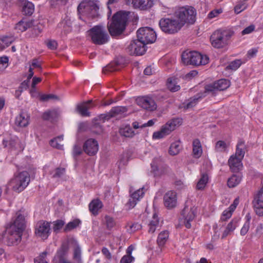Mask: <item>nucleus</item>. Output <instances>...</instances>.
<instances>
[{"label":"nucleus","mask_w":263,"mask_h":263,"mask_svg":"<svg viewBox=\"0 0 263 263\" xmlns=\"http://www.w3.org/2000/svg\"><path fill=\"white\" fill-rule=\"evenodd\" d=\"M128 20V14L126 12H119L115 14L112 22L108 25L109 33L112 36L121 34L125 29Z\"/></svg>","instance_id":"1"},{"label":"nucleus","mask_w":263,"mask_h":263,"mask_svg":"<svg viewBox=\"0 0 263 263\" xmlns=\"http://www.w3.org/2000/svg\"><path fill=\"white\" fill-rule=\"evenodd\" d=\"M233 34V32L230 30H217L211 36V44L216 48H223L228 44Z\"/></svg>","instance_id":"2"},{"label":"nucleus","mask_w":263,"mask_h":263,"mask_svg":"<svg viewBox=\"0 0 263 263\" xmlns=\"http://www.w3.org/2000/svg\"><path fill=\"white\" fill-rule=\"evenodd\" d=\"M182 61L185 65L199 66L209 62V58L195 51H185L182 54Z\"/></svg>","instance_id":"3"},{"label":"nucleus","mask_w":263,"mask_h":263,"mask_svg":"<svg viewBox=\"0 0 263 263\" xmlns=\"http://www.w3.org/2000/svg\"><path fill=\"white\" fill-rule=\"evenodd\" d=\"M30 182V175L26 171L15 174L9 183L10 186L15 192L20 193L23 191Z\"/></svg>","instance_id":"4"},{"label":"nucleus","mask_w":263,"mask_h":263,"mask_svg":"<svg viewBox=\"0 0 263 263\" xmlns=\"http://www.w3.org/2000/svg\"><path fill=\"white\" fill-rule=\"evenodd\" d=\"M175 16L183 27L185 23L193 24L195 23L196 11L194 7L186 6L179 8L175 12Z\"/></svg>","instance_id":"5"},{"label":"nucleus","mask_w":263,"mask_h":263,"mask_svg":"<svg viewBox=\"0 0 263 263\" xmlns=\"http://www.w3.org/2000/svg\"><path fill=\"white\" fill-rule=\"evenodd\" d=\"M182 123V119L179 118H174L169 120L161 126L160 130L153 133V139H160L164 138L174 130L176 127L181 125Z\"/></svg>","instance_id":"6"},{"label":"nucleus","mask_w":263,"mask_h":263,"mask_svg":"<svg viewBox=\"0 0 263 263\" xmlns=\"http://www.w3.org/2000/svg\"><path fill=\"white\" fill-rule=\"evenodd\" d=\"M92 42L96 45H103L108 42L109 36L104 27L95 26L88 31Z\"/></svg>","instance_id":"7"},{"label":"nucleus","mask_w":263,"mask_h":263,"mask_svg":"<svg viewBox=\"0 0 263 263\" xmlns=\"http://www.w3.org/2000/svg\"><path fill=\"white\" fill-rule=\"evenodd\" d=\"M161 30L167 34H175L182 27L178 20L171 17L162 18L159 23Z\"/></svg>","instance_id":"8"},{"label":"nucleus","mask_w":263,"mask_h":263,"mask_svg":"<svg viewBox=\"0 0 263 263\" xmlns=\"http://www.w3.org/2000/svg\"><path fill=\"white\" fill-rule=\"evenodd\" d=\"M137 38L145 45L153 43L156 40L155 31L150 27L139 28L137 31Z\"/></svg>","instance_id":"9"},{"label":"nucleus","mask_w":263,"mask_h":263,"mask_svg":"<svg viewBox=\"0 0 263 263\" xmlns=\"http://www.w3.org/2000/svg\"><path fill=\"white\" fill-rule=\"evenodd\" d=\"M50 223L45 221L40 220L38 221L35 227V234L43 240L46 239L50 234Z\"/></svg>","instance_id":"10"},{"label":"nucleus","mask_w":263,"mask_h":263,"mask_svg":"<svg viewBox=\"0 0 263 263\" xmlns=\"http://www.w3.org/2000/svg\"><path fill=\"white\" fill-rule=\"evenodd\" d=\"M126 50L132 55H143L146 51V45L137 38V40L131 41Z\"/></svg>","instance_id":"11"},{"label":"nucleus","mask_w":263,"mask_h":263,"mask_svg":"<svg viewBox=\"0 0 263 263\" xmlns=\"http://www.w3.org/2000/svg\"><path fill=\"white\" fill-rule=\"evenodd\" d=\"M26 227L25 215L24 210H20L15 214V216L13 218L10 227L11 229L19 230L23 232Z\"/></svg>","instance_id":"12"},{"label":"nucleus","mask_w":263,"mask_h":263,"mask_svg":"<svg viewBox=\"0 0 263 263\" xmlns=\"http://www.w3.org/2000/svg\"><path fill=\"white\" fill-rule=\"evenodd\" d=\"M98 10L99 6L97 4V1L96 0H85L78 6V11L79 13L90 11L92 16L95 15Z\"/></svg>","instance_id":"13"},{"label":"nucleus","mask_w":263,"mask_h":263,"mask_svg":"<svg viewBox=\"0 0 263 263\" xmlns=\"http://www.w3.org/2000/svg\"><path fill=\"white\" fill-rule=\"evenodd\" d=\"M136 101L139 106L148 111H154L157 109V105L155 101L149 96L138 97Z\"/></svg>","instance_id":"14"},{"label":"nucleus","mask_w":263,"mask_h":263,"mask_svg":"<svg viewBox=\"0 0 263 263\" xmlns=\"http://www.w3.org/2000/svg\"><path fill=\"white\" fill-rule=\"evenodd\" d=\"M196 208L194 206L189 207L185 205L181 212V215L184 219V225L187 229L191 227V221H192L196 216Z\"/></svg>","instance_id":"15"},{"label":"nucleus","mask_w":263,"mask_h":263,"mask_svg":"<svg viewBox=\"0 0 263 263\" xmlns=\"http://www.w3.org/2000/svg\"><path fill=\"white\" fill-rule=\"evenodd\" d=\"M83 150L89 156L95 155L99 150L98 141L92 138L88 139L84 143Z\"/></svg>","instance_id":"16"},{"label":"nucleus","mask_w":263,"mask_h":263,"mask_svg":"<svg viewBox=\"0 0 263 263\" xmlns=\"http://www.w3.org/2000/svg\"><path fill=\"white\" fill-rule=\"evenodd\" d=\"M144 194L143 188L139 189L131 194L128 201L126 204L127 209L130 210L134 208L137 202L143 197Z\"/></svg>","instance_id":"17"},{"label":"nucleus","mask_w":263,"mask_h":263,"mask_svg":"<svg viewBox=\"0 0 263 263\" xmlns=\"http://www.w3.org/2000/svg\"><path fill=\"white\" fill-rule=\"evenodd\" d=\"M242 160L236 155H232L228 160L230 170L233 172H238L240 171L243 167Z\"/></svg>","instance_id":"18"},{"label":"nucleus","mask_w":263,"mask_h":263,"mask_svg":"<svg viewBox=\"0 0 263 263\" xmlns=\"http://www.w3.org/2000/svg\"><path fill=\"white\" fill-rule=\"evenodd\" d=\"M135 8L147 10L154 5V0H129Z\"/></svg>","instance_id":"19"},{"label":"nucleus","mask_w":263,"mask_h":263,"mask_svg":"<svg viewBox=\"0 0 263 263\" xmlns=\"http://www.w3.org/2000/svg\"><path fill=\"white\" fill-rule=\"evenodd\" d=\"M164 203L166 207L168 209H172L175 207L177 203V194L176 193L170 191L166 193L164 197Z\"/></svg>","instance_id":"20"},{"label":"nucleus","mask_w":263,"mask_h":263,"mask_svg":"<svg viewBox=\"0 0 263 263\" xmlns=\"http://www.w3.org/2000/svg\"><path fill=\"white\" fill-rule=\"evenodd\" d=\"M252 203L256 214L259 216H263L262 195L257 193L254 196Z\"/></svg>","instance_id":"21"},{"label":"nucleus","mask_w":263,"mask_h":263,"mask_svg":"<svg viewBox=\"0 0 263 263\" xmlns=\"http://www.w3.org/2000/svg\"><path fill=\"white\" fill-rule=\"evenodd\" d=\"M23 232L19 230L12 229L10 232V235L8 237V243L9 245H17L22 240Z\"/></svg>","instance_id":"22"},{"label":"nucleus","mask_w":263,"mask_h":263,"mask_svg":"<svg viewBox=\"0 0 263 263\" xmlns=\"http://www.w3.org/2000/svg\"><path fill=\"white\" fill-rule=\"evenodd\" d=\"M95 105L92 100H89L77 106V110L84 117H89L90 112L88 109L92 108Z\"/></svg>","instance_id":"23"},{"label":"nucleus","mask_w":263,"mask_h":263,"mask_svg":"<svg viewBox=\"0 0 263 263\" xmlns=\"http://www.w3.org/2000/svg\"><path fill=\"white\" fill-rule=\"evenodd\" d=\"M22 7V12L24 14L31 15L34 11V5L27 0H18Z\"/></svg>","instance_id":"24"},{"label":"nucleus","mask_w":263,"mask_h":263,"mask_svg":"<svg viewBox=\"0 0 263 263\" xmlns=\"http://www.w3.org/2000/svg\"><path fill=\"white\" fill-rule=\"evenodd\" d=\"M148 233H154L157 230H159L161 227L159 219L156 213L153 215L152 219L148 223Z\"/></svg>","instance_id":"25"},{"label":"nucleus","mask_w":263,"mask_h":263,"mask_svg":"<svg viewBox=\"0 0 263 263\" xmlns=\"http://www.w3.org/2000/svg\"><path fill=\"white\" fill-rule=\"evenodd\" d=\"M238 226V220L233 219L226 226L223 231L221 239H224L228 236L230 235Z\"/></svg>","instance_id":"26"},{"label":"nucleus","mask_w":263,"mask_h":263,"mask_svg":"<svg viewBox=\"0 0 263 263\" xmlns=\"http://www.w3.org/2000/svg\"><path fill=\"white\" fill-rule=\"evenodd\" d=\"M29 116L24 112H21L15 120V125L19 127H26L29 124Z\"/></svg>","instance_id":"27"},{"label":"nucleus","mask_w":263,"mask_h":263,"mask_svg":"<svg viewBox=\"0 0 263 263\" xmlns=\"http://www.w3.org/2000/svg\"><path fill=\"white\" fill-rule=\"evenodd\" d=\"M33 26V21L23 19L18 22L15 26V29L18 32H23Z\"/></svg>","instance_id":"28"},{"label":"nucleus","mask_w":263,"mask_h":263,"mask_svg":"<svg viewBox=\"0 0 263 263\" xmlns=\"http://www.w3.org/2000/svg\"><path fill=\"white\" fill-rule=\"evenodd\" d=\"M69 249L68 242H65L62 243L61 247L57 252V257L59 259V261L66 260L65 256L68 254Z\"/></svg>","instance_id":"29"},{"label":"nucleus","mask_w":263,"mask_h":263,"mask_svg":"<svg viewBox=\"0 0 263 263\" xmlns=\"http://www.w3.org/2000/svg\"><path fill=\"white\" fill-rule=\"evenodd\" d=\"M193 156L195 158H200L202 154V147L200 140L194 139L192 143Z\"/></svg>","instance_id":"30"},{"label":"nucleus","mask_w":263,"mask_h":263,"mask_svg":"<svg viewBox=\"0 0 263 263\" xmlns=\"http://www.w3.org/2000/svg\"><path fill=\"white\" fill-rule=\"evenodd\" d=\"M102 203L99 199L92 200L89 204L90 211L95 215L98 214V211L102 207Z\"/></svg>","instance_id":"31"},{"label":"nucleus","mask_w":263,"mask_h":263,"mask_svg":"<svg viewBox=\"0 0 263 263\" xmlns=\"http://www.w3.org/2000/svg\"><path fill=\"white\" fill-rule=\"evenodd\" d=\"M201 98L202 96L200 94H197L190 98L186 102L183 103L184 108L189 109L194 107Z\"/></svg>","instance_id":"32"},{"label":"nucleus","mask_w":263,"mask_h":263,"mask_svg":"<svg viewBox=\"0 0 263 263\" xmlns=\"http://www.w3.org/2000/svg\"><path fill=\"white\" fill-rule=\"evenodd\" d=\"M167 88L172 92H176L180 90V87L177 85V79L176 78H170L167 80Z\"/></svg>","instance_id":"33"},{"label":"nucleus","mask_w":263,"mask_h":263,"mask_svg":"<svg viewBox=\"0 0 263 263\" xmlns=\"http://www.w3.org/2000/svg\"><path fill=\"white\" fill-rule=\"evenodd\" d=\"M245 148L246 145L245 142L241 140H240L236 145V149L235 154L234 155H236L238 158L243 159L245 154Z\"/></svg>","instance_id":"34"},{"label":"nucleus","mask_w":263,"mask_h":263,"mask_svg":"<svg viewBox=\"0 0 263 263\" xmlns=\"http://www.w3.org/2000/svg\"><path fill=\"white\" fill-rule=\"evenodd\" d=\"M119 132L121 135L125 137L132 138L135 135V132L129 124L121 127L120 128Z\"/></svg>","instance_id":"35"},{"label":"nucleus","mask_w":263,"mask_h":263,"mask_svg":"<svg viewBox=\"0 0 263 263\" xmlns=\"http://www.w3.org/2000/svg\"><path fill=\"white\" fill-rule=\"evenodd\" d=\"M242 179V176L240 174L233 175L229 178L227 182L228 186L230 187H234L238 185Z\"/></svg>","instance_id":"36"},{"label":"nucleus","mask_w":263,"mask_h":263,"mask_svg":"<svg viewBox=\"0 0 263 263\" xmlns=\"http://www.w3.org/2000/svg\"><path fill=\"white\" fill-rule=\"evenodd\" d=\"M168 236L169 233L167 231H163L159 234L157 242L160 247H163L164 245L168 238Z\"/></svg>","instance_id":"37"},{"label":"nucleus","mask_w":263,"mask_h":263,"mask_svg":"<svg viewBox=\"0 0 263 263\" xmlns=\"http://www.w3.org/2000/svg\"><path fill=\"white\" fill-rule=\"evenodd\" d=\"M217 90L222 91L227 89L230 86V82L227 79H220L215 82Z\"/></svg>","instance_id":"38"},{"label":"nucleus","mask_w":263,"mask_h":263,"mask_svg":"<svg viewBox=\"0 0 263 263\" xmlns=\"http://www.w3.org/2000/svg\"><path fill=\"white\" fill-rule=\"evenodd\" d=\"M110 111L112 117H114L126 114L127 111V108L125 106H116L112 107Z\"/></svg>","instance_id":"39"},{"label":"nucleus","mask_w":263,"mask_h":263,"mask_svg":"<svg viewBox=\"0 0 263 263\" xmlns=\"http://www.w3.org/2000/svg\"><path fill=\"white\" fill-rule=\"evenodd\" d=\"M119 63L118 61H113L103 68V72L104 73H107L108 72H113L118 70L119 69Z\"/></svg>","instance_id":"40"},{"label":"nucleus","mask_w":263,"mask_h":263,"mask_svg":"<svg viewBox=\"0 0 263 263\" xmlns=\"http://www.w3.org/2000/svg\"><path fill=\"white\" fill-rule=\"evenodd\" d=\"M181 148L180 141H175L171 144L169 149V154L171 155H176L179 153Z\"/></svg>","instance_id":"41"},{"label":"nucleus","mask_w":263,"mask_h":263,"mask_svg":"<svg viewBox=\"0 0 263 263\" xmlns=\"http://www.w3.org/2000/svg\"><path fill=\"white\" fill-rule=\"evenodd\" d=\"M247 1L248 0H242L237 2V4L234 7V11L236 14L240 13L247 8Z\"/></svg>","instance_id":"42"},{"label":"nucleus","mask_w":263,"mask_h":263,"mask_svg":"<svg viewBox=\"0 0 263 263\" xmlns=\"http://www.w3.org/2000/svg\"><path fill=\"white\" fill-rule=\"evenodd\" d=\"M81 249L80 246L76 243L73 248V258L76 260L78 263L82 262L81 259Z\"/></svg>","instance_id":"43"},{"label":"nucleus","mask_w":263,"mask_h":263,"mask_svg":"<svg viewBox=\"0 0 263 263\" xmlns=\"http://www.w3.org/2000/svg\"><path fill=\"white\" fill-rule=\"evenodd\" d=\"M229 146L225 141L222 140L218 141L215 144V149L217 152H226Z\"/></svg>","instance_id":"44"},{"label":"nucleus","mask_w":263,"mask_h":263,"mask_svg":"<svg viewBox=\"0 0 263 263\" xmlns=\"http://www.w3.org/2000/svg\"><path fill=\"white\" fill-rule=\"evenodd\" d=\"M208 176L206 174L202 175L201 177L197 183L196 188L198 190H203L208 181Z\"/></svg>","instance_id":"45"},{"label":"nucleus","mask_w":263,"mask_h":263,"mask_svg":"<svg viewBox=\"0 0 263 263\" xmlns=\"http://www.w3.org/2000/svg\"><path fill=\"white\" fill-rule=\"evenodd\" d=\"M63 140V136H58L57 138L52 139L50 141V144L53 147H55L58 149H61L63 148V145L61 142Z\"/></svg>","instance_id":"46"},{"label":"nucleus","mask_w":263,"mask_h":263,"mask_svg":"<svg viewBox=\"0 0 263 263\" xmlns=\"http://www.w3.org/2000/svg\"><path fill=\"white\" fill-rule=\"evenodd\" d=\"M58 117V112L55 110H48L44 112L42 118L44 120H53Z\"/></svg>","instance_id":"47"},{"label":"nucleus","mask_w":263,"mask_h":263,"mask_svg":"<svg viewBox=\"0 0 263 263\" xmlns=\"http://www.w3.org/2000/svg\"><path fill=\"white\" fill-rule=\"evenodd\" d=\"M80 222L81 221L79 219H75L72 221H70L64 228V232H67L74 229L79 225Z\"/></svg>","instance_id":"48"},{"label":"nucleus","mask_w":263,"mask_h":263,"mask_svg":"<svg viewBox=\"0 0 263 263\" xmlns=\"http://www.w3.org/2000/svg\"><path fill=\"white\" fill-rule=\"evenodd\" d=\"M65 172V168L62 167H58L51 171L50 174L52 175V177L56 178L61 177L64 174Z\"/></svg>","instance_id":"49"},{"label":"nucleus","mask_w":263,"mask_h":263,"mask_svg":"<svg viewBox=\"0 0 263 263\" xmlns=\"http://www.w3.org/2000/svg\"><path fill=\"white\" fill-rule=\"evenodd\" d=\"M65 222L62 220H57L53 222V230L55 233L59 232L60 230L63 228Z\"/></svg>","instance_id":"50"},{"label":"nucleus","mask_w":263,"mask_h":263,"mask_svg":"<svg viewBox=\"0 0 263 263\" xmlns=\"http://www.w3.org/2000/svg\"><path fill=\"white\" fill-rule=\"evenodd\" d=\"M48 254L47 251L42 252L39 256L34 259V263H48L46 258Z\"/></svg>","instance_id":"51"},{"label":"nucleus","mask_w":263,"mask_h":263,"mask_svg":"<svg viewBox=\"0 0 263 263\" xmlns=\"http://www.w3.org/2000/svg\"><path fill=\"white\" fill-rule=\"evenodd\" d=\"M1 39L5 48L9 46L15 40L14 37L12 36H2Z\"/></svg>","instance_id":"52"},{"label":"nucleus","mask_w":263,"mask_h":263,"mask_svg":"<svg viewBox=\"0 0 263 263\" xmlns=\"http://www.w3.org/2000/svg\"><path fill=\"white\" fill-rule=\"evenodd\" d=\"M241 65V61L240 60H235L230 63L227 68L232 70L237 69Z\"/></svg>","instance_id":"53"},{"label":"nucleus","mask_w":263,"mask_h":263,"mask_svg":"<svg viewBox=\"0 0 263 263\" xmlns=\"http://www.w3.org/2000/svg\"><path fill=\"white\" fill-rule=\"evenodd\" d=\"M105 220L106 227L108 229H112L116 224L114 218L109 216H105Z\"/></svg>","instance_id":"54"},{"label":"nucleus","mask_w":263,"mask_h":263,"mask_svg":"<svg viewBox=\"0 0 263 263\" xmlns=\"http://www.w3.org/2000/svg\"><path fill=\"white\" fill-rule=\"evenodd\" d=\"M250 217H248L247 221L244 223L242 228L240 230V235H245L248 232L250 228Z\"/></svg>","instance_id":"55"},{"label":"nucleus","mask_w":263,"mask_h":263,"mask_svg":"<svg viewBox=\"0 0 263 263\" xmlns=\"http://www.w3.org/2000/svg\"><path fill=\"white\" fill-rule=\"evenodd\" d=\"M59 28H63L64 32H68L71 30V27L67 24V21L63 20L58 26Z\"/></svg>","instance_id":"56"},{"label":"nucleus","mask_w":263,"mask_h":263,"mask_svg":"<svg viewBox=\"0 0 263 263\" xmlns=\"http://www.w3.org/2000/svg\"><path fill=\"white\" fill-rule=\"evenodd\" d=\"M232 214V213L228 209L224 210L222 213V214L220 218V220L221 221L227 220L228 219H229L231 217Z\"/></svg>","instance_id":"57"},{"label":"nucleus","mask_w":263,"mask_h":263,"mask_svg":"<svg viewBox=\"0 0 263 263\" xmlns=\"http://www.w3.org/2000/svg\"><path fill=\"white\" fill-rule=\"evenodd\" d=\"M217 90V87L215 84V82L213 84L206 85L205 86V91L207 92H215V91Z\"/></svg>","instance_id":"58"},{"label":"nucleus","mask_w":263,"mask_h":263,"mask_svg":"<svg viewBox=\"0 0 263 263\" xmlns=\"http://www.w3.org/2000/svg\"><path fill=\"white\" fill-rule=\"evenodd\" d=\"M141 228H142L141 225L140 224H139V223L136 222V223H134L131 224L129 226V229L128 231H129L130 233H134V232H136V231H138V230L141 229Z\"/></svg>","instance_id":"59"},{"label":"nucleus","mask_w":263,"mask_h":263,"mask_svg":"<svg viewBox=\"0 0 263 263\" xmlns=\"http://www.w3.org/2000/svg\"><path fill=\"white\" fill-rule=\"evenodd\" d=\"M102 253L108 260H111L112 255L109 250L106 247H103L101 250Z\"/></svg>","instance_id":"60"},{"label":"nucleus","mask_w":263,"mask_h":263,"mask_svg":"<svg viewBox=\"0 0 263 263\" xmlns=\"http://www.w3.org/2000/svg\"><path fill=\"white\" fill-rule=\"evenodd\" d=\"M41 81L42 79L41 78H38L36 77L33 78L30 92H32L33 91H35L36 85L40 83V82H41Z\"/></svg>","instance_id":"61"},{"label":"nucleus","mask_w":263,"mask_h":263,"mask_svg":"<svg viewBox=\"0 0 263 263\" xmlns=\"http://www.w3.org/2000/svg\"><path fill=\"white\" fill-rule=\"evenodd\" d=\"M222 10L220 9H215L211 11L208 14V17L209 18H213L216 17L218 14L222 13Z\"/></svg>","instance_id":"62"},{"label":"nucleus","mask_w":263,"mask_h":263,"mask_svg":"<svg viewBox=\"0 0 263 263\" xmlns=\"http://www.w3.org/2000/svg\"><path fill=\"white\" fill-rule=\"evenodd\" d=\"M134 259L135 258L133 256L124 255L121 258L120 263H131Z\"/></svg>","instance_id":"63"},{"label":"nucleus","mask_w":263,"mask_h":263,"mask_svg":"<svg viewBox=\"0 0 263 263\" xmlns=\"http://www.w3.org/2000/svg\"><path fill=\"white\" fill-rule=\"evenodd\" d=\"M47 46L51 50H54L57 49L58 44L54 40H50L47 43Z\"/></svg>","instance_id":"64"}]
</instances>
